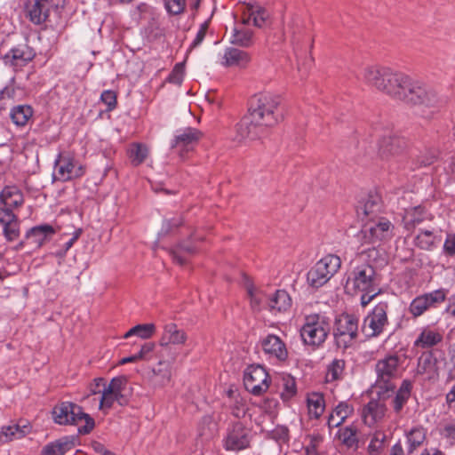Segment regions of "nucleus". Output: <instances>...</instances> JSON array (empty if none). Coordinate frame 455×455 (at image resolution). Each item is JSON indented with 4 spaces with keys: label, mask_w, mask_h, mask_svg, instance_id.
<instances>
[{
    "label": "nucleus",
    "mask_w": 455,
    "mask_h": 455,
    "mask_svg": "<svg viewBox=\"0 0 455 455\" xmlns=\"http://www.w3.org/2000/svg\"><path fill=\"white\" fill-rule=\"evenodd\" d=\"M362 76L366 84L409 106L432 107L436 102L434 92L403 72L387 67L367 66Z\"/></svg>",
    "instance_id": "nucleus-1"
},
{
    "label": "nucleus",
    "mask_w": 455,
    "mask_h": 455,
    "mask_svg": "<svg viewBox=\"0 0 455 455\" xmlns=\"http://www.w3.org/2000/svg\"><path fill=\"white\" fill-rule=\"evenodd\" d=\"M281 100L272 94L259 95L251 102L249 114L235 126V140H255L267 133L282 119Z\"/></svg>",
    "instance_id": "nucleus-2"
},
{
    "label": "nucleus",
    "mask_w": 455,
    "mask_h": 455,
    "mask_svg": "<svg viewBox=\"0 0 455 455\" xmlns=\"http://www.w3.org/2000/svg\"><path fill=\"white\" fill-rule=\"evenodd\" d=\"M52 419L59 425H78L84 421V425L78 427L79 434H89L95 426L94 419L84 412L81 406L72 402H60L52 411Z\"/></svg>",
    "instance_id": "nucleus-3"
},
{
    "label": "nucleus",
    "mask_w": 455,
    "mask_h": 455,
    "mask_svg": "<svg viewBox=\"0 0 455 455\" xmlns=\"http://www.w3.org/2000/svg\"><path fill=\"white\" fill-rule=\"evenodd\" d=\"M403 362L402 356L397 354H388L379 359L375 364L376 386L386 391L393 390L395 387V380L402 375Z\"/></svg>",
    "instance_id": "nucleus-4"
},
{
    "label": "nucleus",
    "mask_w": 455,
    "mask_h": 455,
    "mask_svg": "<svg viewBox=\"0 0 455 455\" xmlns=\"http://www.w3.org/2000/svg\"><path fill=\"white\" fill-rule=\"evenodd\" d=\"M331 331L330 318L322 314H312L305 317L300 329V336L306 345L320 347L327 339Z\"/></svg>",
    "instance_id": "nucleus-5"
},
{
    "label": "nucleus",
    "mask_w": 455,
    "mask_h": 455,
    "mask_svg": "<svg viewBox=\"0 0 455 455\" xmlns=\"http://www.w3.org/2000/svg\"><path fill=\"white\" fill-rule=\"evenodd\" d=\"M379 283L375 268L368 263H363L355 267L348 274L347 288L355 291L372 292L379 290Z\"/></svg>",
    "instance_id": "nucleus-6"
},
{
    "label": "nucleus",
    "mask_w": 455,
    "mask_h": 455,
    "mask_svg": "<svg viewBox=\"0 0 455 455\" xmlns=\"http://www.w3.org/2000/svg\"><path fill=\"white\" fill-rule=\"evenodd\" d=\"M341 260L339 257L329 254L318 260L307 272V282L313 288H319L325 284L339 269Z\"/></svg>",
    "instance_id": "nucleus-7"
},
{
    "label": "nucleus",
    "mask_w": 455,
    "mask_h": 455,
    "mask_svg": "<svg viewBox=\"0 0 455 455\" xmlns=\"http://www.w3.org/2000/svg\"><path fill=\"white\" fill-rule=\"evenodd\" d=\"M393 224L385 218L371 220L365 223L357 237L362 244H375L383 240L391 239L394 235Z\"/></svg>",
    "instance_id": "nucleus-8"
},
{
    "label": "nucleus",
    "mask_w": 455,
    "mask_h": 455,
    "mask_svg": "<svg viewBox=\"0 0 455 455\" xmlns=\"http://www.w3.org/2000/svg\"><path fill=\"white\" fill-rule=\"evenodd\" d=\"M336 345L346 349L351 347L358 335V319L353 315L344 314L335 321L333 331Z\"/></svg>",
    "instance_id": "nucleus-9"
},
{
    "label": "nucleus",
    "mask_w": 455,
    "mask_h": 455,
    "mask_svg": "<svg viewBox=\"0 0 455 455\" xmlns=\"http://www.w3.org/2000/svg\"><path fill=\"white\" fill-rule=\"evenodd\" d=\"M388 308V303L387 301H381L364 317L362 331L366 337H379L384 332L389 324L387 316Z\"/></svg>",
    "instance_id": "nucleus-10"
},
{
    "label": "nucleus",
    "mask_w": 455,
    "mask_h": 455,
    "mask_svg": "<svg viewBox=\"0 0 455 455\" xmlns=\"http://www.w3.org/2000/svg\"><path fill=\"white\" fill-rule=\"evenodd\" d=\"M446 363V357L442 351L432 350L419 358L417 373L425 376L427 380L435 382L439 379L440 371Z\"/></svg>",
    "instance_id": "nucleus-11"
},
{
    "label": "nucleus",
    "mask_w": 455,
    "mask_h": 455,
    "mask_svg": "<svg viewBox=\"0 0 455 455\" xmlns=\"http://www.w3.org/2000/svg\"><path fill=\"white\" fill-rule=\"evenodd\" d=\"M376 132L379 131L376 129ZM379 156L382 160L389 161L398 156L405 148L406 141L403 138L395 134L393 131L386 129L382 133H378Z\"/></svg>",
    "instance_id": "nucleus-12"
},
{
    "label": "nucleus",
    "mask_w": 455,
    "mask_h": 455,
    "mask_svg": "<svg viewBox=\"0 0 455 455\" xmlns=\"http://www.w3.org/2000/svg\"><path fill=\"white\" fill-rule=\"evenodd\" d=\"M243 385L252 395H260L269 387L268 374L262 366L251 365L244 371Z\"/></svg>",
    "instance_id": "nucleus-13"
},
{
    "label": "nucleus",
    "mask_w": 455,
    "mask_h": 455,
    "mask_svg": "<svg viewBox=\"0 0 455 455\" xmlns=\"http://www.w3.org/2000/svg\"><path fill=\"white\" fill-rule=\"evenodd\" d=\"M84 174V168L69 154H60L55 161L54 179L68 181Z\"/></svg>",
    "instance_id": "nucleus-14"
},
{
    "label": "nucleus",
    "mask_w": 455,
    "mask_h": 455,
    "mask_svg": "<svg viewBox=\"0 0 455 455\" xmlns=\"http://www.w3.org/2000/svg\"><path fill=\"white\" fill-rule=\"evenodd\" d=\"M202 136L203 133L199 130L188 127L177 132L171 143V148L177 152L180 158H185L188 153L194 150Z\"/></svg>",
    "instance_id": "nucleus-15"
},
{
    "label": "nucleus",
    "mask_w": 455,
    "mask_h": 455,
    "mask_svg": "<svg viewBox=\"0 0 455 455\" xmlns=\"http://www.w3.org/2000/svg\"><path fill=\"white\" fill-rule=\"evenodd\" d=\"M250 444L249 431L241 422L232 424L227 430L224 447L227 451H238Z\"/></svg>",
    "instance_id": "nucleus-16"
},
{
    "label": "nucleus",
    "mask_w": 455,
    "mask_h": 455,
    "mask_svg": "<svg viewBox=\"0 0 455 455\" xmlns=\"http://www.w3.org/2000/svg\"><path fill=\"white\" fill-rule=\"evenodd\" d=\"M259 346L264 354L273 360L283 362L288 357V350L285 342L275 334H267L261 337Z\"/></svg>",
    "instance_id": "nucleus-17"
},
{
    "label": "nucleus",
    "mask_w": 455,
    "mask_h": 455,
    "mask_svg": "<svg viewBox=\"0 0 455 455\" xmlns=\"http://www.w3.org/2000/svg\"><path fill=\"white\" fill-rule=\"evenodd\" d=\"M445 294L441 290L416 297L410 304L409 310L414 317L420 316L429 307L444 301Z\"/></svg>",
    "instance_id": "nucleus-18"
},
{
    "label": "nucleus",
    "mask_w": 455,
    "mask_h": 455,
    "mask_svg": "<svg viewBox=\"0 0 455 455\" xmlns=\"http://www.w3.org/2000/svg\"><path fill=\"white\" fill-rule=\"evenodd\" d=\"M36 55L32 47L27 43L12 47L4 57V63L14 68H20L31 61Z\"/></svg>",
    "instance_id": "nucleus-19"
},
{
    "label": "nucleus",
    "mask_w": 455,
    "mask_h": 455,
    "mask_svg": "<svg viewBox=\"0 0 455 455\" xmlns=\"http://www.w3.org/2000/svg\"><path fill=\"white\" fill-rule=\"evenodd\" d=\"M187 340V334L184 331L179 329L175 323H168L164 326L163 335L159 344L163 350L170 349V345H180Z\"/></svg>",
    "instance_id": "nucleus-20"
},
{
    "label": "nucleus",
    "mask_w": 455,
    "mask_h": 455,
    "mask_svg": "<svg viewBox=\"0 0 455 455\" xmlns=\"http://www.w3.org/2000/svg\"><path fill=\"white\" fill-rule=\"evenodd\" d=\"M55 234V229L49 224L36 226L30 228L26 234V240L35 244L36 248L41 247L46 241Z\"/></svg>",
    "instance_id": "nucleus-21"
},
{
    "label": "nucleus",
    "mask_w": 455,
    "mask_h": 455,
    "mask_svg": "<svg viewBox=\"0 0 455 455\" xmlns=\"http://www.w3.org/2000/svg\"><path fill=\"white\" fill-rule=\"evenodd\" d=\"M74 436H63L54 442L46 444L41 453L42 455H64L75 446Z\"/></svg>",
    "instance_id": "nucleus-22"
},
{
    "label": "nucleus",
    "mask_w": 455,
    "mask_h": 455,
    "mask_svg": "<svg viewBox=\"0 0 455 455\" xmlns=\"http://www.w3.org/2000/svg\"><path fill=\"white\" fill-rule=\"evenodd\" d=\"M380 197L378 195H369L365 200L360 202L356 212L359 217H367L371 220L380 212Z\"/></svg>",
    "instance_id": "nucleus-23"
},
{
    "label": "nucleus",
    "mask_w": 455,
    "mask_h": 455,
    "mask_svg": "<svg viewBox=\"0 0 455 455\" xmlns=\"http://www.w3.org/2000/svg\"><path fill=\"white\" fill-rule=\"evenodd\" d=\"M385 406L378 401H370L363 409L362 417L364 423L368 426H373L379 421L385 415Z\"/></svg>",
    "instance_id": "nucleus-24"
},
{
    "label": "nucleus",
    "mask_w": 455,
    "mask_h": 455,
    "mask_svg": "<svg viewBox=\"0 0 455 455\" xmlns=\"http://www.w3.org/2000/svg\"><path fill=\"white\" fill-rule=\"evenodd\" d=\"M27 8L29 19L35 24L43 23L48 17V0H30Z\"/></svg>",
    "instance_id": "nucleus-25"
},
{
    "label": "nucleus",
    "mask_w": 455,
    "mask_h": 455,
    "mask_svg": "<svg viewBox=\"0 0 455 455\" xmlns=\"http://www.w3.org/2000/svg\"><path fill=\"white\" fill-rule=\"evenodd\" d=\"M250 60L251 57L248 52L229 47L225 50L222 64L226 67H245Z\"/></svg>",
    "instance_id": "nucleus-26"
},
{
    "label": "nucleus",
    "mask_w": 455,
    "mask_h": 455,
    "mask_svg": "<svg viewBox=\"0 0 455 455\" xmlns=\"http://www.w3.org/2000/svg\"><path fill=\"white\" fill-rule=\"evenodd\" d=\"M442 241V235L440 232H435L434 230H420L415 237L416 245L426 251H431L436 247Z\"/></svg>",
    "instance_id": "nucleus-27"
},
{
    "label": "nucleus",
    "mask_w": 455,
    "mask_h": 455,
    "mask_svg": "<svg viewBox=\"0 0 455 455\" xmlns=\"http://www.w3.org/2000/svg\"><path fill=\"white\" fill-rule=\"evenodd\" d=\"M354 409L345 402L339 403L328 417L327 425L330 429L338 427L353 413Z\"/></svg>",
    "instance_id": "nucleus-28"
},
{
    "label": "nucleus",
    "mask_w": 455,
    "mask_h": 455,
    "mask_svg": "<svg viewBox=\"0 0 455 455\" xmlns=\"http://www.w3.org/2000/svg\"><path fill=\"white\" fill-rule=\"evenodd\" d=\"M267 19L268 13L264 8L259 5H249L247 7V16L244 15L243 18V24H253L257 28H262Z\"/></svg>",
    "instance_id": "nucleus-29"
},
{
    "label": "nucleus",
    "mask_w": 455,
    "mask_h": 455,
    "mask_svg": "<svg viewBox=\"0 0 455 455\" xmlns=\"http://www.w3.org/2000/svg\"><path fill=\"white\" fill-rule=\"evenodd\" d=\"M0 201L6 207H18L23 204V194L16 186H6L0 193Z\"/></svg>",
    "instance_id": "nucleus-30"
},
{
    "label": "nucleus",
    "mask_w": 455,
    "mask_h": 455,
    "mask_svg": "<svg viewBox=\"0 0 455 455\" xmlns=\"http://www.w3.org/2000/svg\"><path fill=\"white\" fill-rule=\"evenodd\" d=\"M412 384L410 380L404 379L402 382L398 391L396 392L395 396L392 400V408L396 414H399L403 406L407 403L411 393Z\"/></svg>",
    "instance_id": "nucleus-31"
},
{
    "label": "nucleus",
    "mask_w": 455,
    "mask_h": 455,
    "mask_svg": "<svg viewBox=\"0 0 455 455\" xmlns=\"http://www.w3.org/2000/svg\"><path fill=\"white\" fill-rule=\"evenodd\" d=\"M196 251V247L190 242H182L175 248L170 251V253L175 262L180 265H185L189 256Z\"/></svg>",
    "instance_id": "nucleus-32"
},
{
    "label": "nucleus",
    "mask_w": 455,
    "mask_h": 455,
    "mask_svg": "<svg viewBox=\"0 0 455 455\" xmlns=\"http://www.w3.org/2000/svg\"><path fill=\"white\" fill-rule=\"evenodd\" d=\"M29 432V427L18 424L4 426L0 432V441L2 443H8L14 439H20L25 436Z\"/></svg>",
    "instance_id": "nucleus-33"
},
{
    "label": "nucleus",
    "mask_w": 455,
    "mask_h": 455,
    "mask_svg": "<svg viewBox=\"0 0 455 455\" xmlns=\"http://www.w3.org/2000/svg\"><path fill=\"white\" fill-rule=\"evenodd\" d=\"M291 306V299L284 290H277L268 300L270 310L286 311Z\"/></svg>",
    "instance_id": "nucleus-34"
},
{
    "label": "nucleus",
    "mask_w": 455,
    "mask_h": 455,
    "mask_svg": "<svg viewBox=\"0 0 455 455\" xmlns=\"http://www.w3.org/2000/svg\"><path fill=\"white\" fill-rule=\"evenodd\" d=\"M94 394L101 393V397L100 401V409H109L112 407L114 403H118L121 406L126 405L128 403V397H123L121 400L119 398L118 394L114 393L113 391L110 392V388L108 387H105L102 391L99 390H93Z\"/></svg>",
    "instance_id": "nucleus-35"
},
{
    "label": "nucleus",
    "mask_w": 455,
    "mask_h": 455,
    "mask_svg": "<svg viewBox=\"0 0 455 455\" xmlns=\"http://www.w3.org/2000/svg\"><path fill=\"white\" fill-rule=\"evenodd\" d=\"M244 26L243 24L234 28L231 43L241 47H250L253 43V31Z\"/></svg>",
    "instance_id": "nucleus-36"
},
{
    "label": "nucleus",
    "mask_w": 455,
    "mask_h": 455,
    "mask_svg": "<svg viewBox=\"0 0 455 455\" xmlns=\"http://www.w3.org/2000/svg\"><path fill=\"white\" fill-rule=\"evenodd\" d=\"M149 149L143 143H132L128 148V156L133 166L140 165L148 156Z\"/></svg>",
    "instance_id": "nucleus-37"
},
{
    "label": "nucleus",
    "mask_w": 455,
    "mask_h": 455,
    "mask_svg": "<svg viewBox=\"0 0 455 455\" xmlns=\"http://www.w3.org/2000/svg\"><path fill=\"white\" fill-rule=\"evenodd\" d=\"M442 335L433 330L424 329L415 341V346L428 348L442 341Z\"/></svg>",
    "instance_id": "nucleus-38"
},
{
    "label": "nucleus",
    "mask_w": 455,
    "mask_h": 455,
    "mask_svg": "<svg viewBox=\"0 0 455 455\" xmlns=\"http://www.w3.org/2000/svg\"><path fill=\"white\" fill-rule=\"evenodd\" d=\"M33 116V109L28 105L14 107L10 113L11 119L17 126H24Z\"/></svg>",
    "instance_id": "nucleus-39"
},
{
    "label": "nucleus",
    "mask_w": 455,
    "mask_h": 455,
    "mask_svg": "<svg viewBox=\"0 0 455 455\" xmlns=\"http://www.w3.org/2000/svg\"><path fill=\"white\" fill-rule=\"evenodd\" d=\"M307 403L309 415L318 419L325 408L323 395L320 393H312L307 395Z\"/></svg>",
    "instance_id": "nucleus-40"
},
{
    "label": "nucleus",
    "mask_w": 455,
    "mask_h": 455,
    "mask_svg": "<svg viewBox=\"0 0 455 455\" xmlns=\"http://www.w3.org/2000/svg\"><path fill=\"white\" fill-rule=\"evenodd\" d=\"M427 431L422 427H415L411 428L406 435L409 444L408 454L412 453L426 440Z\"/></svg>",
    "instance_id": "nucleus-41"
},
{
    "label": "nucleus",
    "mask_w": 455,
    "mask_h": 455,
    "mask_svg": "<svg viewBox=\"0 0 455 455\" xmlns=\"http://www.w3.org/2000/svg\"><path fill=\"white\" fill-rule=\"evenodd\" d=\"M387 436L382 430H376L367 447L369 455H380L385 448Z\"/></svg>",
    "instance_id": "nucleus-42"
},
{
    "label": "nucleus",
    "mask_w": 455,
    "mask_h": 455,
    "mask_svg": "<svg viewBox=\"0 0 455 455\" xmlns=\"http://www.w3.org/2000/svg\"><path fill=\"white\" fill-rule=\"evenodd\" d=\"M337 436L342 444L348 448L357 446V428L353 425L340 428L337 433Z\"/></svg>",
    "instance_id": "nucleus-43"
},
{
    "label": "nucleus",
    "mask_w": 455,
    "mask_h": 455,
    "mask_svg": "<svg viewBox=\"0 0 455 455\" xmlns=\"http://www.w3.org/2000/svg\"><path fill=\"white\" fill-rule=\"evenodd\" d=\"M345 369V361L342 359H334L328 366L326 372V381L333 382L343 378Z\"/></svg>",
    "instance_id": "nucleus-44"
},
{
    "label": "nucleus",
    "mask_w": 455,
    "mask_h": 455,
    "mask_svg": "<svg viewBox=\"0 0 455 455\" xmlns=\"http://www.w3.org/2000/svg\"><path fill=\"white\" fill-rule=\"evenodd\" d=\"M156 331V326L154 323L138 324L131 328L124 335V339H128L132 336H138L141 339H149L153 336Z\"/></svg>",
    "instance_id": "nucleus-45"
},
{
    "label": "nucleus",
    "mask_w": 455,
    "mask_h": 455,
    "mask_svg": "<svg viewBox=\"0 0 455 455\" xmlns=\"http://www.w3.org/2000/svg\"><path fill=\"white\" fill-rule=\"evenodd\" d=\"M128 379L125 376H118L113 378L109 384L107 386L110 388V392H114L118 394L119 398L122 400L123 397H127L125 393L127 387Z\"/></svg>",
    "instance_id": "nucleus-46"
},
{
    "label": "nucleus",
    "mask_w": 455,
    "mask_h": 455,
    "mask_svg": "<svg viewBox=\"0 0 455 455\" xmlns=\"http://www.w3.org/2000/svg\"><path fill=\"white\" fill-rule=\"evenodd\" d=\"M245 285L247 288L248 295L251 299V307L255 310H259L261 301L264 298L263 293L259 291L258 289H256L249 281H246Z\"/></svg>",
    "instance_id": "nucleus-47"
},
{
    "label": "nucleus",
    "mask_w": 455,
    "mask_h": 455,
    "mask_svg": "<svg viewBox=\"0 0 455 455\" xmlns=\"http://www.w3.org/2000/svg\"><path fill=\"white\" fill-rule=\"evenodd\" d=\"M3 233L7 241H14L20 235V222L18 218L3 226Z\"/></svg>",
    "instance_id": "nucleus-48"
},
{
    "label": "nucleus",
    "mask_w": 455,
    "mask_h": 455,
    "mask_svg": "<svg viewBox=\"0 0 455 455\" xmlns=\"http://www.w3.org/2000/svg\"><path fill=\"white\" fill-rule=\"evenodd\" d=\"M183 223V219L180 215L172 217V219L165 220L162 226L161 232L167 235L178 228Z\"/></svg>",
    "instance_id": "nucleus-49"
},
{
    "label": "nucleus",
    "mask_w": 455,
    "mask_h": 455,
    "mask_svg": "<svg viewBox=\"0 0 455 455\" xmlns=\"http://www.w3.org/2000/svg\"><path fill=\"white\" fill-rule=\"evenodd\" d=\"M288 26H289V32L291 35L292 43L293 44L298 43L299 38L297 37V36L300 33L301 26H302L300 18L298 16L292 17L291 21L289 22Z\"/></svg>",
    "instance_id": "nucleus-50"
},
{
    "label": "nucleus",
    "mask_w": 455,
    "mask_h": 455,
    "mask_svg": "<svg viewBox=\"0 0 455 455\" xmlns=\"http://www.w3.org/2000/svg\"><path fill=\"white\" fill-rule=\"evenodd\" d=\"M101 101L107 105V110L111 111L116 106V94L111 90L104 91L100 95Z\"/></svg>",
    "instance_id": "nucleus-51"
},
{
    "label": "nucleus",
    "mask_w": 455,
    "mask_h": 455,
    "mask_svg": "<svg viewBox=\"0 0 455 455\" xmlns=\"http://www.w3.org/2000/svg\"><path fill=\"white\" fill-rule=\"evenodd\" d=\"M184 75V65L182 63H178L175 65L172 73L169 75L168 80L170 83L175 84H180L183 81Z\"/></svg>",
    "instance_id": "nucleus-52"
},
{
    "label": "nucleus",
    "mask_w": 455,
    "mask_h": 455,
    "mask_svg": "<svg viewBox=\"0 0 455 455\" xmlns=\"http://www.w3.org/2000/svg\"><path fill=\"white\" fill-rule=\"evenodd\" d=\"M185 0H165V7L172 14H180L185 9Z\"/></svg>",
    "instance_id": "nucleus-53"
},
{
    "label": "nucleus",
    "mask_w": 455,
    "mask_h": 455,
    "mask_svg": "<svg viewBox=\"0 0 455 455\" xmlns=\"http://www.w3.org/2000/svg\"><path fill=\"white\" fill-rule=\"evenodd\" d=\"M309 443L305 447V452H314V453H319L318 452V446L323 443V437L320 434H314L308 435Z\"/></svg>",
    "instance_id": "nucleus-54"
},
{
    "label": "nucleus",
    "mask_w": 455,
    "mask_h": 455,
    "mask_svg": "<svg viewBox=\"0 0 455 455\" xmlns=\"http://www.w3.org/2000/svg\"><path fill=\"white\" fill-rule=\"evenodd\" d=\"M208 28H209L208 20L203 22L200 25L199 30L197 31L196 36L190 45V49L196 48L202 44V42L204 41V39L206 36Z\"/></svg>",
    "instance_id": "nucleus-55"
},
{
    "label": "nucleus",
    "mask_w": 455,
    "mask_h": 455,
    "mask_svg": "<svg viewBox=\"0 0 455 455\" xmlns=\"http://www.w3.org/2000/svg\"><path fill=\"white\" fill-rule=\"evenodd\" d=\"M443 252L448 256L455 255V233L447 235L443 243Z\"/></svg>",
    "instance_id": "nucleus-56"
},
{
    "label": "nucleus",
    "mask_w": 455,
    "mask_h": 455,
    "mask_svg": "<svg viewBox=\"0 0 455 455\" xmlns=\"http://www.w3.org/2000/svg\"><path fill=\"white\" fill-rule=\"evenodd\" d=\"M17 216L12 212L10 207L0 208V224L5 225L14 220Z\"/></svg>",
    "instance_id": "nucleus-57"
},
{
    "label": "nucleus",
    "mask_w": 455,
    "mask_h": 455,
    "mask_svg": "<svg viewBox=\"0 0 455 455\" xmlns=\"http://www.w3.org/2000/svg\"><path fill=\"white\" fill-rule=\"evenodd\" d=\"M440 434L445 438H450L455 440V424L454 423H446L444 424L441 429Z\"/></svg>",
    "instance_id": "nucleus-58"
},
{
    "label": "nucleus",
    "mask_w": 455,
    "mask_h": 455,
    "mask_svg": "<svg viewBox=\"0 0 455 455\" xmlns=\"http://www.w3.org/2000/svg\"><path fill=\"white\" fill-rule=\"evenodd\" d=\"M15 96V89L12 85L5 86L0 91V100H12Z\"/></svg>",
    "instance_id": "nucleus-59"
},
{
    "label": "nucleus",
    "mask_w": 455,
    "mask_h": 455,
    "mask_svg": "<svg viewBox=\"0 0 455 455\" xmlns=\"http://www.w3.org/2000/svg\"><path fill=\"white\" fill-rule=\"evenodd\" d=\"M378 294H379V290L374 291L372 292H370V291L363 292V294L361 296V305L363 307H366Z\"/></svg>",
    "instance_id": "nucleus-60"
},
{
    "label": "nucleus",
    "mask_w": 455,
    "mask_h": 455,
    "mask_svg": "<svg viewBox=\"0 0 455 455\" xmlns=\"http://www.w3.org/2000/svg\"><path fill=\"white\" fill-rule=\"evenodd\" d=\"M81 234H82L81 228L76 229L73 233V236L64 244L63 248L65 249V251H68L73 246L75 242L80 237Z\"/></svg>",
    "instance_id": "nucleus-61"
},
{
    "label": "nucleus",
    "mask_w": 455,
    "mask_h": 455,
    "mask_svg": "<svg viewBox=\"0 0 455 455\" xmlns=\"http://www.w3.org/2000/svg\"><path fill=\"white\" fill-rule=\"evenodd\" d=\"M446 401L450 408L455 412V385L451 390L446 395Z\"/></svg>",
    "instance_id": "nucleus-62"
},
{
    "label": "nucleus",
    "mask_w": 455,
    "mask_h": 455,
    "mask_svg": "<svg viewBox=\"0 0 455 455\" xmlns=\"http://www.w3.org/2000/svg\"><path fill=\"white\" fill-rule=\"evenodd\" d=\"M389 455H405L400 441L391 447Z\"/></svg>",
    "instance_id": "nucleus-63"
},
{
    "label": "nucleus",
    "mask_w": 455,
    "mask_h": 455,
    "mask_svg": "<svg viewBox=\"0 0 455 455\" xmlns=\"http://www.w3.org/2000/svg\"><path fill=\"white\" fill-rule=\"evenodd\" d=\"M245 408L243 404H236L234 408H233V411H232V413L233 415L235 417V418H243L244 415H245Z\"/></svg>",
    "instance_id": "nucleus-64"
}]
</instances>
